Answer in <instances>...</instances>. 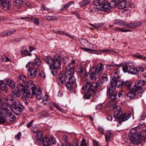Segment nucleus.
Returning a JSON list of instances; mask_svg holds the SVG:
<instances>
[{
	"mask_svg": "<svg viewBox=\"0 0 146 146\" xmlns=\"http://www.w3.org/2000/svg\"><path fill=\"white\" fill-rule=\"evenodd\" d=\"M75 63V61L74 60H72L70 63L68 64L66 67V72L61 73L58 77L59 85L61 86L65 82L66 87L69 91L73 89V84L76 81L74 76L70 75L74 73Z\"/></svg>",
	"mask_w": 146,
	"mask_h": 146,
	"instance_id": "obj_1",
	"label": "nucleus"
},
{
	"mask_svg": "<svg viewBox=\"0 0 146 146\" xmlns=\"http://www.w3.org/2000/svg\"><path fill=\"white\" fill-rule=\"evenodd\" d=\"M114 111V115L115 118H118L119 121V123L120 124L121 121H125L128 120L130 117V114L123 113L121 115V107L119 106H114L113 107Z\"/></svg>",
	"mask_w": 146,
	"mask_h": 146,
	"instance_id": "obj_2",
	"label": "nucleus"
},
{
	"mask_svg": "<svg viewBox=\"0 0 146 146\" xmlns=\"http://www.w3.org/2000/svg\"><path fill=\"white\" fill-rule=\"evenodd\" d=\"M101 82L100 81H97L96 82H93L91 83L90 81L89 80H87L86 82V85L83 86L82 89V93H84L86 92V88L88 86H89V91L93 92L94 93L96 92L97 90L100 85Z\"/></svg>",
	"mask_w": 146,
	"mask_h": 146,
	"instance_id": "obj_3",
	"label": "nucleus"
},
{
	"mask_svg": "<svg viewBox=\"0 0 146 146\" xmlns=\"http://www.w3.org/2000/svg\"><path fill=\"white\" fill-rule=\"evenodd\" d=\"M145 81L143 80H139L137 81L131 92H134V94H135V97L137 94L143 93L145 90L143 89L142 87L145 85Z\"/></svg>",
	"mask_w": 146,
	"mask_h": 146,
	"instance_id": "obj_4",
	"label": "nucleus"
},
{
	"mask_svg": "<svg viewBox=\"0 0 146 146\" xmlns=\"http://www.w3.org/2000/svg\"><path fill=\"white\" fill-rule=\"evenodd\" d=\"M12 111L15 114H19L23 111L24 107L18 100H15L12 102Z\"/></svg>",
	"mask_w": 146,
	"mask_h": 146,
	"instance_id": "obj_5",
	"label": "nucleus"
},
{
	"mask_svg": "<svg viewBox=\"0 0 146 146\" xmlns=\"http://www.w3.org/2000/svg\"><path fill=\"white\" fill-rule=\"evenodd\" d=\"M131 84L129 81H126L125 82L124 81L123 86L127 87V89L129 90V92L126 95L125 97L128 100H132L135 97V94H134V92H131L132 90V88H131Z\"/></svg>",
	"mask_w": 146,
	"mask_h": 146,
	"instance_id": "obj_6",
	"label": "nucleus"
},
{
	"mask_svg": "<svg viewBox=\"0 0 146 146\" xmlns=\"http://www.w3.org/2000/svg\"><path fill=\"white\" fill-rule=\"evenodd\" d=\"M123 70L125 72H128L130 74H135L137 73L136 68L134 67L133 64L129 62L127 63L123 67Z\"/></svg>",
	"mask_w": 146,
	"mask_h": 146,
	"instance_id": "obj_7",
	"label": "nucleus"
},
{
	"mask_svg": "<svg viewBox=\"0 0 146 146\" xmlns=\"http://www.w3.org/2000/svg\"><path fill=\"white\" fill-rule=\"evenodd\" d=\"M7 106L6 103L2 102L1 100H0V123H3L4 121L3 118L5 111H8L7 109Z\"/></svg>",
	"mask_w": 146,
	"mask_h": 146,
	"instance_id": "obj_8",
	"label": "nucleus"
},
{
	"mask_svg": "<svg viewBox=\"0 0 146 146\" xmlns=\"http://www.w3.org/2000/svg\"><path fill=\"white\" fill-rule=\"evenodd\" d=\"M130 140L132 143L135 144H139L140 142L139 140H137V131L136 128H132L129 131Z\"/></svg>",
	"mask_w": 146,
	"mask_h": 146,
	"instance_id": "obj_9",
	"label": "nucleus"
},
{
	"mask_svg": "<svg viewBox=\"0 0 146 146\" xmlns=\"http://www.w3.org/2000/svg\"><path fill=\"white\" fill-rule=\"evenodd\" d=\"M7 109L8 111H6L5 112L3 118L4 119V121L3 122V123L5 122L7 120H9L10 121L13 122L15 119V117L9 110V108L8 106L7 108Z\"/></svg>",
	"mask_w": 146,
	"mask_h": 146,
	"instance_id": "obj_10",
	"label": "nucleus"
},
{
	"mask_svg": "<svg viewBox=\"0 0 146 146\" xmlns=\"http://www.w3.org/2000/svg\"><path fill=\"white\" fill-rule=\"evenodd\" d=\"M61 57L58 54H56L53 56V61L52 66L54 68H60L61 66Z\"/></svg>",
	"mask_w": 146,
	"mask_h": 146,
	"instance_id": "obj_11",
	"label": "nucleus"
},
{
	"mask_svg": "<svg viewBox=\"0 0 146 146\" xmlns=\"http://www.w3.org/2000/svg\"><path fill=\"white\" fill-rule=\"evenodd\" d=\"M115 90L111 89L110 88H108L107 92L108 96L111 100L113 101L116 100L118 99L117 94L116 92H115Z\"/></svg>",
	"mask_w": 146,
	"mask_h": 146,
	"instance_id": "obj_12",
	"label": "nucleus"
},
{
	"mask_svg": "<svg viewBox=\"0 0 146 146\" xmlns=\"http://www.w3.org/2000/svg\"><path fill=\"white\" fill-rule=\"evenodd\" d=\"M42 143L44 146H47L55 143L56 142L54 138L51 137L44 138L42 140Z\"/></svg>",
	"mask_w": 146,
	"mask_h": 146,
	"instance_id": "obj_13",
	"label": "nucleus"
},
{
	"mask_svg": "<svg viewBox=\"0 0 146 146\" xmlns=\"http://www.w3.org/2000/svg\"><path fill=\"white\" fill-rule=\"evenodd\" d=\"M119 77V76L117 75L115 76H113L110 80V85L108 88H110L111 89L115 90L117 85V80Z\"/></svg>",
	"mask_w": 146,
	"mask_h": 146,
	"instance_id": "obj_14",
	"label": "nucleus"
},
{
	"mask_svg": "<svg viewBox=\"0 0 146 146\" xmlns=\"http://www.w3.org/2000/svg\"><path fill=\"white\" fill-rule=\"evenodd\" d=\"M1 4L2 5L3 9L5 11L9 9L11 6L10 0H3L1 1Z\"/></svg>",
	"mask_w": 146,
	"mask_h": 146,
	"instance_id": "obj_15",
	"label": "nucleus"
},
{
	"mask_svg": "<svg viewBox=\"0 0 146 146\" xmlns=\"http://www.w3.org/2000/svg\"><path fill=\"white\" fill-rule=\"evenodd\" d=\"M14 5L15 6L16 11H20L23 5V1L22 0H13Z\"/></svg>",
	"mask_w": 146,
	"mask_h": 146,
	"instance_id": "obj_16",
	"label": "nucleus"
},
{
	"mask_svg": "<svg viewBox=\"0 0 146 146\" xmlns=\"http://www.w3.org/2000/svg\"><path fill=\"white\" fill-rule=\"evenodd\" d=\"M26 86L29 89H31L32 91V92H33V94L34 93V92L35 91H37V90L36 89L38 88V87L35 86L33 82L31 80H29L27 82Z\"/></svg>",
	"mask_w": 146,
	"mask_h": 146,
	"instance_id": "obj_17",
	"label": "nucleus"
},
{
	"mask_svg": "<svg viewBox=\"0 0 146 146\" xmlns=\"http://www.w3.org/2000/svg\"><path fill=\"white\" fill-rule=\"evenodd\" d=\"M104 69V65L100 63L98 64L96 68L94 67L92 68V70H94L98 73L100 75L102 73V71Z\"/></svg>",
	"mask_w": 146,
	"mask_h": 146,
	"instance_id": "obj_18",
	"label": "nucleus"
},
{
	"mask_svg": "<svg viewBox=\"0 0 146 146\" xmlns=\"http://www.w3.org/2000/svg\"><path fill=\"white\" fill-rule=\"evenodd\" d=\"M36 89L37 91H35L34 94H33L32 92V96L35 95L36 98L38 100H40L42 99L43 96L41 92V89L39 88H37Z\"/></svg>",
	"mask_w": 146,
	"mask_h": 146,
	"instance_id": "obj_19",
	"label": "nucleus"
},
{
	"mask_svg": "<svg viewBox=\"0 0 146 146\" xmlns=\"http://www.w3.org/2000/svg\"><path fill=\"white\" fill-rule=\"evenodd\" d=\"M137 140H139L140 142L139 144L141 143V141L146 139V130L142 131L140 134V135H137Z\"/></svg>",
	"mask_w": 146,
	"mask_h": 146,
	"instance_id": "obj_20",
	"label": "nucleus"
},
{
	"mask_svg": "<svg viewBox=\"0 0 146 146\" xmlns=\"http://www.w3.org/2000/svg\"><path fill=\"white\" fill-rule=\"evenodd\" d=\"M30 70V69L28 70V72L27 73L28 76L30 78H33L36 76L38 72V71L36 70Z\"/></svg>",
	"mask_w": 146,
	"mask_h": 146,
	"instance_id": "obj_21",
	"label": "nucleus"
},
{
	"mask_svg": "<svg viewBox=\"0 0 146 146\" xmlns=\"http://www.w3.org/2000/svg\"><path fill=\"white\" fill-rule=\"evenodd\" d=\"M92 70V72L90 74V77L91 79L92 80H96L98 77L100 75L98 73L94 70Z\"/></svg>",
	"mask_w": 146,
	"mask_h": 146,
	"instance_id": "obj_22",
	"label": "nucleus"
},
{
	"mask_svg": "<svg viewBox=\"0 0 146 146\" xmlns=\"http://www.w3.org/2000/svg\"><path fill=\"white\" fill-rule=\"evenodd\" d=\"M102 7L101 10L104 11H109L110 9L109 7V3L105 1L104 3L100 5Z\"/></svg>",
	"mask_w": 146,
	"mask_h": 146,
	"instance_id": "obj_23",
	"label": "nucleus"
},
{
	"mask_svg": "<svg viewBox=\"0 0 146 146\" xmlns=\"http://www.w3.org/2000/svg\"><path fill=\"white\" fill-rule=\"evenodd\" d=\"M6 83L8 86L11 88L13 89L15 87V82L13 80L11 79H8L6 80Z\"/></svg>",
	"mask_w": 146,
	"mask_h": 146,
	"instance_id": "obj_24",
	"label": "nucleus"
},
{
	"mask_svg": "<svg viewBox=\"0 0 146 146\" xmlns=\"http://www.w3.org/2000/svg\"><path fill=\"white\" fill-rule=\"evenodd\" d=\"M42 136V132L39 130H38L36 132L35 139L38 142H40Z\"/></svg>",
	"mask_w": 146,
	"mask_h": 146,
	"instance_id": "obj_25",
	"label": "nucleus"
},
{
	"mask_svg": "<svg viewBox=\"0 0 146 146\" xmlns=\"http://www.w3.org/2000/svg\"><path fill=\"white\" fill-rule=\"evenodd\" d=\"M17 80L20 83H25L27 80L26 77L23 75L20 74L17 76Z\"/></svg>",
	"mask_w": 146,
	"mask_h": 146,
	"instance_id": "obj_26",
	"label": "nucleus"
},
{
	"mask_svg": "<svg viewBox=\"0 0 146 146\" xmlns=\"http://www.w3.org/2000/svg\"><path fill=\"white\" fill-rule=\"evenodd\" d=\"M17 88L18 91L23 92L25 91L26 89L24 85L21 83H19L17 85Z\"/></svg>",
	"mask_w": 146,
	"mask_h": 146,
	"instance_id": "obj_27",
	"label": "nucleus"
},
{
	"mask_svg": "<svg viewBox=\"0 0 146 146\" xmlns=\"http://www.w3.org/2000/svg\"><path fill=\"white\" fill-rule=\"evenodd\" d=\"M44 60L46 63L49 65L50 67L52 66L53 58H52L50 56L46 57Z\"/></svg>",
	"mask_w": 146,
	"mask_h": 146,
	"instance_id": "obj_28",
	"label": "nucleus"
},
{
	"mask_svg": "<svg viewBox=\"0 0 146 146\" xmlns=\"http://www.w3.org/2000/svg\"><path fill=\"white\" fill-rule=\"evenodd\" d=\"M51 102V100L48 98V96L47 95H45L42 99V102L44 105H49Z\"/></svg>",
	"mask_w": 146,
	"mask_h": 146,
	"instance_id": "obj_29",
	"label": "nucleus"
},
{
	"mask_svg": "<svg viewBox=\"0 0 146 146\" xmlns=\"http://www.w3.org/2000/svg\"><path fill=\"white\" fill-rule=\"evenodd\" d=\"M76 70L78 74H83L86 72V70L82 65L77 66Z\"/></svg>",
	"mask_w": 146,
	"mask_h": 146,
	"instance_id": "obj_30",
	"label": "nucleus"
},
{
	"mask_svg": "<svg viewBox=\"0 0 146 146\" xmlns=\"http://www.w3.org/2000/svg\"><path fill=\"white\" fill-rule=\"evenodd\" d=\"M127 4L126 1H122L119 3L118 5V7L120 9H123L126 7Z\"/></svg>",
	"mask_w": 146,
	"mask_h": 146,
	"instance_id": "obj_31",
	"label": "nucleus"
},
{
	"mask_svg": "<svg viewBox=\"0 0 146 146\" xmlns=\"http://www.w3.org/2000/svg\"><path fill=\"white\" fill-rule=\"evenodd\" d=\"M74 2L73 1H71L69 3H67L66 5H64L62 8L60 9V11H62L64 10H66L72 4H74Z\"/></svg>",
	"mask_w": 146,
	"mask_h": 146,
	"instance_id": "obj_32",
	"label": "nucleus"
},
{
	"mask_svg": "<svg viewBox=\"0 0 146 146\" xmlns=\"http://www.w3.org/2000/svg\"><path fill=\"white\" fill-rule=\"evenodd\" d=\"M7 103H11L12 104L13 102L15 100H14L13 97L11 95H9L7 96L6 99Z\"/></svg>",
	"mask_w": 146,
	"mask_h": 146,
	"instance_id": "obj_33",
	"label": "nucleus"
},
{
	"mask_svg": "<svg viewBox=\"0 0 146 146\" xmlns=\"http://www.w3.org/2000/svg\"><path fill=\"white\" fill-rule=\"evenodd\" d=\"M114 24L119 26H122L125 25L126 23L125 22L123 21H122L117 20L115 21Z\"/></svg>",
	"mask_w": 146,
	"mask_h": 146,
	"instance_id": "obj_34",
	"label": "nucleus"
},
{
	"mask_svg": "<svg viewBox=\"0 0 146 146\" xmlns=\"http://www.w3.org/2000/svg\"><path fill=\"white\" fill-rule=\"evenodd\" d=\"M35 66V64L32 62H29L26 65V67L29 68L28 70L30 69V70H33Z\"/></svg>",
	"mask_w": 146,
	"mask_h": 146,
	"instance_id": "obj_35",
	"label": "nucleus"
},
{
	"mask_svg": "<svg viewBox=\"0 0 146 146\" xmlns=\"http://www.w3.org/2000/svg\"><path fill=\"white\" fill-rule=\"evenodd\" d=\"M90 3V1L89 0H84L80 2L79 4L81 7H82L89 4Z\"/></svg>",
	"mask_w": 146,
	"mask_h": 146,
	"instance_id": "obj_36",
	"label": "nucleus"
},
{
	"mask_svg": "<svg viewBox=\"0 0 146 146\" xmlns=\"http://www.w3.org/2000/svg\"><path fill=\"white\" fill-rule=\"evenodd\" d=\"M124 81L119 77L117 80V85L118 88H120L123 86Z\"/></svg>",
	"mask_w": 146,
	"mask_h": 146,
	"instance_id": "obj_37",
	"label": "nucleus"
},
{
	"mask_svg": "<svg viewBox=\"0 0 146 146\" xmlns=\"http://www.w3.org/2000/svg\"><path fill=\"white\" fill-rule=\"evenodd\" d=\"M58 34L61 35H64L67 36L69 37L70 38H73L74 36L73 35H70L68 33H66L62 31H59Z\"/></svg>",
	"mask_w": 146,
	"mask_h": 146,
	"instance_id": "obj_38",
	"label": "nucleus"
},
{
	"mask_svg": "<svg viewBox=\"0 0 146 146\" xmlns=\"http://www.w3.org/2000/svg\"><path fill=\"white\" fill-rule=\"evenodd\" d=\"M110 9L115 7L116 5V1L115 0H111L110 3H109Z\"/></svg>",
	"mask_w": 146,
	"mask_h": 146,
	"instance_id": "obj_39",
	"label": "nucleus"
},
{
	"mask_svg": "<svg viewBox=\"0 0 146 146\" xmlns=\"http://www.w3.org/2000/svg\"><path fill=\"white\" fill-rule=\"evenodd\" d=\"M114 30L118 31H121V32H127L131 31V30H124L122 28L119 27H116L114 29Z\"/></svg>",
	"mask_w": 146,
	"mask_h": 146,
	"instance_id": "obj_40",
	"label": "nucleus"
},
{
	"mask_svg": "<svg viewBox=\"0 0 146 146\" xmlns=\"http://www.w3.org/2000/svg\"><path fill=\"white\" fill-rule=\"evenodd\" d=\"M134 24H135V22L130 23L126 25V27L129 29L135 28Z\"/></svg>",
	"mask_w": 146,
	"mask_h": 146,
	"instance_id": "obj_41",
	"label": "nucleus"
},
{
	"mask_svg": "<svg viewBox=\"0 0 146 146\" xmlns=\"http://www.w3.org/2000/svg\"><path fill=\"white\" fill-rule=\"evenodd\" d=\"M101 78L103 82L107 81L108 80L107 74H103Z\"/></svg>",
	"mask_w": 146,
	"mask_h": 146,
	"instance_id": "obj_42",
	"label": "nucleus"
},
{
	"mask_svg": "<svg viewBox=\"0 0 146 146\" xmlns=\"http://www.w3.org/2000/svg\"><path fill=\"white\" fill-rule=\"evenodd\" d=\"M33 63L35 66L36 65L39 66L40 65V60L38 58H35Z\"/></svg>",
	"mask_w": 146,
	"mask_h": 146,
	"instance_id": "obj_43",
	"label": "nucleus"
},
{
	"mask_svg": "<svg viewBox=\"0 0 146 146\" xmlns=\"http://www.w3.org/2000/svg\"><path fill=\"white\" fill-rule=\"evenodd\" d=\"M19 91H18L17 92H15V91L13 92L12 94L14 95V96L17 98H19L21 96V94Z\"/></svg>",
	"mask_w": 146,
	"mask_h": 146,
	"instance_id": "obj_44",
	"label": "nucleus"
},
{
	"mask_svg": "<svg viewBox=\"0 0 146 146\" xmlns=\"http://www.w3.org/2000/svg\"><path fill=\"white\" fill-rule=\"evenodd\" d=\"M112 134L110 132H108L105 134L106 141H110L111 135Z\"/></svg>",
	"mask_w": 146,
	"mask_h": 146,
	"instance_id": "obj_45",
	"label": "nucleus"
},
{
	"mask_svg": "<svg viewBox=\"0 0 146 146\" xmlns=\"http://www.w3.org/2000/svg\"><path fill=\"white\" fill-rule=\"evenodd\" d=\"M21 54L23 56H25L26 55H30L29 54L28 50H24L21 51Z\"/></svg>",
	"mask_w": 146,
	"mask_h": 146,
	"instance_id": "obj_46",
	"label": "nucleus"
},
{
	"mask_svg": "<svg viewBox=\"0 0 146 146\" xmlns=\"http://www.w3.org/2000/svg\"><path fill=\"white\" fill-rule=\"evenodd\" d=\"M24 93V97L27 98V99L28 98V97L30 96L31 94L29 92V91L27 90H25V91L24 92H23Z\"/></svg>",
	"mask_w": 146,
	"mask_h": 146,
	"instance_id": "obj_47",
	"label": "nucleus"
},
{
	"mask_svg": "<svg viewBox=\"0 0 146 146\" xmlns=\"http://www.w3.org/2000/svg\"><path fill=\"white\" fill-rule=\"evenodd\" d=\"M90 92L88 90L87 92L84 95V97L85 99H89L90 98L92 95L90 93Z\"/></svg>",
	"mask_w": 146,
	"mask_h": 146,
	"instance_id": "obj_48",
	"label": "nucleus"
},
{
	"mask_svg": "<svg viewBox=\"0 0 146 146\" xmlns=\"http://www.w3.org/2000/svg\"><path fill=\"white\" fill-rule=\"evenodd\" d=\"M134 56L138 58L144 60H146V57L143 55L140 54H135L134 55Z\"/></svg>",
	"mask_w": 146,
	"mask_h": 146,
	"instance_id": "obj_49",
	"label": "nucleus"
},
{
	"mask_svg": "<svg viewBox=\"0 0 146 146\" xmlns=\"http://www.w3.org/2000/svg\"><path fill=\"white\" fill-rule=\"evenodd\" d=\"M106 0H96V1L98 3L97 4H95V3H93V5H94L98 6V4L101 5Z\"/></svg>",
	"mask_w": 146,
	"mask_h": 146,
	"instance_id": "obj_50",
	"label": "nucleus"
},
{
	"mask_svg": "<svg viewBox=\"0 0 146 146\" xmlns=\"http://www.w3.org/2000/svg\"><path fill=\"white\" fill-rule=\"evenodd\" d=\"M50 67V68L52 74L53 75H56V69L57 68H54V67H53L52 66H51Z\"/></svg>",
	"mask_w": 146,
	"mask_h": 146,
	"instance_id": "obj_51",
	"label": "nucleus"
},
{
	"mask_svg": "<svg viewBox=\"0 0 146 146\" xmlns=\"http://www.w3.org/2000/svg\"><path fill=\"white\" fill-rule=\"evenodd\" d=\"M102 53L104 52H107L108 53L110 52H113L114 50H113L110 49H105L103 50H102Z\"/></svg>",
	"mask_w": 146,
	"mask_h": 146,
	"instance_id": "obj_52",
	"label": "nucleus"
},
{
	"mask_svg": "<svg viewBox=\"0 0 146 146\" xmlns=\"http://www.w3.org/2000/svg\"><path fill=\"white\" fill-rule=\"evenodd\" d=\"M32 20L35 24L37 26L39 25V22L38 19L35 18H32Z\"/></svg>",
	"mask_w": 146,
	"mask_h": 146,
	"instance_id": "obj_53",
	"label": "nucleus"
},
{
	"mask_svg": "<svg viewBox=\"0 0 146 146\" xmlns=\"http://www.w3.org/2000/svg\"><path fill=\"white\" fill-rule=\"evenodd\" d=\"M137 70V73L139 72V73H142L144 70V68L142 67H139L136 68Z\"/></svg>",
	"mask_w": 146,
	"mask_h": 146,
	"instance_id": "obj_54",
	"label": "nucleus"
},
{
	"mask_svg": "<svg viewBox=\"0 0 146 146\" xmlns=\"http://www.w3.org/2000/svg\"><path fill=\"white\" fill-rule=\"evenodd\" d=\"M87 144L86 142V140L84 138H83L81 142V145L80 146H87Z\"/></svg>",
	"mask_w": 146,
	"mask_h": 146,
	"instance_id": "obj_55",
	"label": "nucleus"
},
{
	"mask_svg": "<svg viewBox=\"0 0 146 146\" xmlns=\"http://www.w3.org/2000/svg\"><path fill=\"white\" fill-rule=\"evenodd\" d=\"M42 113L44 117H48L50 115V114L48 111L46 110L43 111L42 112Z\"/></svg>",
	"mask_w": 146,
	"mask_h": 146,
	"instance_id": "obj_56",
	"label": "nucleus"
},
{
	"mask_svg": "<svg viewBox=\"0 0 146 146\" xmlns=\"http://www.w3.org/2000/svg\"><path fill=\"white\" fill-rule=\"evenodd\" d=\"M21 132H19V133L15 136V138L19 140L21 138Z\"/></svg>",
	"mask_w": 146,
	"mask_h": 146,
	"instance_id": "obj_57",
	"label": "nucleus"
},
{
	"mask_svg": "<svg viewBox=\"0 0 146 146\" xmlns=\"http://www.w3.org/2000/svg\"><path fill=\"white\" fill-rule=\"evenodd\" d=\"M94 51L95 52L94 54H100L102 53V50H92V51Z\"/></svg>",
	"mask_w": 146,
	"mask_h": 146,
	"instance_id": "obj_58",
	"label": "nucleus"
},
{
	"mask_svg": "<svg viewBox=\"0 0 146 146\" xmlns=\"http://www.w3.org/2000/svg\"><path fill=\"white\" fill-rule=\"evenodd\" d=\"M142 22L141 21H138L137 22H135V24H134L135 25V26L136 28L141 26L142 25Z\"/></svg>",
	"mask_w": 146,
	"mask_h": 146,
	"instance_id": "obj_59",
	"label": "nucleus"
},
{
	"mask_svg": "<svg viewBox=\"0 0 146 146\" xmlns=\"http://www.w3.org/2000/svg\"><path fill=\"white\" fill-rule=\"evenodd\" d=\"M15 32V30H14L13 31H9L8 32H6L7 33V36L10 35H11L14 34Z\"/></svg>",
	"mask_w": 146,
	"mask_h": 146,
	"instance_id": "obj_60",
	"label": "nucleus"
},
{
	"mask_svg": "<svg viewBox=\"0 0 146 146\" xmlns=\"http://www.w3.org/2000/svg\"><path fill=\"white\" fill-rule=\"evenodd\" d=\"M62 60L64 63V64H66L68 62L69 59L67 57H64L63 58Z\"/></svg>",
	"mask_w": 146,
	"mask_h": 146,
	"instance_id": "obj_61",
	"label": "nucleus"
},
{
	"mask_svg": "<svg viewBox=\"0 0 146 146\" xmlns=\"http://www.w3.org/2000/svg\"><path fill=\"white\" fill-rule=\"evenodd\" d=\"M28 98L27 99V98L25 97H24V98H23V100L26 105H28L29 104L28 102Z\"/></svg>",
	"mask_w": 146,
	"mask_h": 146,
	"instance_id": "obj_62",
	"label": "nucleus"
},
{
	"mask_svg": "<svg viewBox=\"0 0 146 146\" xmlns=\"http://www.w3.org/2000/svg\"><path fill=\"white\" fill-rule=\"evenodd\" d=\"M44 18L48 20L51 21V16L46 15L44 17Z\"/></svg>",
	"mask_w": 146,
	"mask_h": 146,
	"instance_id": "obj_63",
	"label": "nucleus"
},
{
	"mask_svg": "<svg viewBox=\"0 0 146 146\" xmlns=\"http://www.w3.org/2000/svg\"><path fill=\"white\" fill-rule=\"evenodd\" d=\"M93 144L94 146H99L98 142L96 140L93 141Z\"/></svg>",
	"mask_w": 146,
	"mask_h": 146,
	"instance_id": "obj_64",
	"label": "nucleus"
}]
</instances>
